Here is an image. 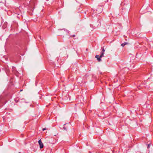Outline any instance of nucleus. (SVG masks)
<instances>
[{"label":"nucleus","mask_w":153,"mask_h":153,"mask_svg":"<svg viewBox=\"0 0 153 153\" xmlns=\"http://www.w3.org/2000/svg\"><path fill=\"white\" fill-rule=\"evenodd\" d=\"M38 143L40 146V149H42L43 147V144L42 143L41 139L39 140L38 141Z\"/></svg>","instance_id":"obj_1"},{"label":"nucleus","mask_w":153,"mask_h":153,"mask_svg":"<svg viewBox=\"0 0 153 153\" xmlns=\"http://www.w3.org/2000/svg\"><path fill=\"white\" fill-rule=\"evenodd\" d=\"M105 52V50L103 48L102 49V50L101 52L100 57H102L104 56L103 55Z\"/></svg>","instance_id":"obj_2"},{"label":"nucleus","mask_w":153,"mask_h":153,"mask_svg":"<svg viewBox=\"0 0 153 153\" xmlns=\"http://www.w3.org/2000/svg\"><path fill=\"white\" fill-rule=\"evenodd\" d=\"M95 57L97 59L98 62H100L101 61V58L102 57H100V56H99L98 55H96Z\"/></svg>","instance_id":"obj_3"},{"label":"nucleus","mask_w":153,"mask_h":153,"mask_svg":"<svg viewBox=\"0 0 153 153\" xmlns=\"http://www.w3.org/2000/svg\"><path fill=\"white\" fill-rule=\"evenodd\" d=\"M127 44V43L126 42H125L124 43H123L121 44V45L123 46V47L125 45H126Z\"/></svg>","instance_id":"obj_4"},{"label":"nucleus","mask_w":153,"mask_h":153,"mask_svg":"<svg viewBox=\"0 0 153 153\" xmlns=\"http://www.w3.org/2000/svg\"><path fill=\"white\" fill-rule=\"evenodd\" d=\"M150 144L149 143V144L147 145V148H149L150 147Z\"/></svg>","instance_id":"obj_5"},{"label":"nucleus","mask_w":153,"mask_h":153,"mask_svg":"<svg viewBox=\"0 0 153 153\" xmlns=\"http://www.w3.org/2000/svg\"><path fill=\"white\" fill-rule=\"evenodd\" d=\"M76 36L75 35H71V37H75Z\"/></svg>","instance_id":"obj_6"},{"label":"nucleus","mask_w":153,"mask_h":153,"mask_svg":"<svg viewBox=\"0 0 153 153\" xmlns=\"http://www.w3.org/2000/svg\"><path fill=\"white\" fill-rule=\"evenodd\" d=\"M46 129L45 128H43L42 129V131H44Z\"/></svg>","instance_id":"obj_7"},{"label":"nucleus","mask_w":153,"mask_h":153,"mask_svg":"<svg viewBox=\"0 0 153 153\" xmlns=\"http://www.w3.org/2000/svg\"><path fill=\"white\" fill-rule=\"evenodd\" d=\"M64 129L65 130H66V128H65V127H64Z\"/></svg>","instance_id":"obj_8"},{"label":"nucleus","mask_w":153,"mask_h":153,"mask_svg":"<svg viewBox=\"0 0 153 153\" xmlns=\"http://www.w3.org/2000/svg\"><path fill=\"white\" fill-rule=\"evenodd\" d=\"M19 153H21L20 152H19Z\"/></svg>","instance_id":"obj_9"}]
</instances>
